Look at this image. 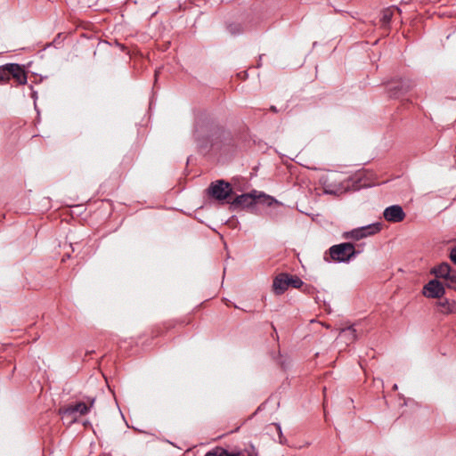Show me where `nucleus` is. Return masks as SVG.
Wrapping results in <instances>:
<instances>
[{"label": "nucleus", "instance_id": "obj_1", "mask_svg": "<svg viewBox=\"0 0 456 456\" xmlns=\"http://www.w3.org/2000/svg\"><path fill=\"white\" fill-rule=\"evenodd\" d=\"M256 203L272 206L273 203H277V201L273 197L267 196L265 194L256 195L255 193H245L237 196L231 202V208L233 210H236L239 208H250Z\"/></svg>", "mask_w": 456, "mask_h": 456}, {"label": "nucleus", "instance_id": "obj_2", "mask_svg": "<svg viewBox=\"0 0 456 456\" xmlns=\"http://www.w3.org/2000/svg\"><path fill=\"white\" fill-rule=\"evenodd\" d=\"M303 285L304 281L298 276L281 273L273 278L272 287L275 295H282L289 287L300 289Z\"/></svg>", "mask_w": 456, "mask_h": 456}, {"label": "nucleus", "instance_id": "obj_3", "mask_svg": "<svg viewBox=\"0 0 456 456\" xmlns=\"http://www.w3.org/2000/svg\"><path fill=\"white\" fill-rule=\"evenodd\" d=\"M329 254L332 261L337 263H348L358 252L354 245L350 242H343L333 245L329 248Z\"/></svg>", "mask_w": 456, "mask_h": 456}, {"label": "nucleus", "instance_id": "obj_4", "mask_svg": "<svg viewBox=\"0 0 456 456\" xmlns=\"http://www.w3.org/2000/svg\"><path fill=\"white\" fill-rule=\"evenodd\" d=\"M11 79H13L18 85L26 84L27 75L20 65L10 63L0 67V82L4 83Z\"/></svg>", "mask_w": 456, "mask_h": 456}, {"label": "nucleus", "instance_id": "obj_5", "mask_svg": "<svg viewBox=\"0 0 456 456\" xmlns=\"http://www.w3.org/2000/svg\"><path fill=\"white\" fill-rule=\"evenodd\" d=\"M207 191L209 197L218 201H224L232 195V188L229 183L217 180L210 183Z\"/></svg>", "mask_w": 456, "mask_h": 456}, {"label": "nucleus", "instance_id": "obj_6", "mask_svg": "<svg viewBox=\"0 0 456 456\" xmlns=\"http://www.w3.org/2000/svg\"><path fill=\"white\" fill-rule=\"evenodd\" d=\"M380 231L379 224H372L366 226L359 227L353 229L352 231L346 232L343 234V238L345 239H353L355 240H359L367 236L374 235Z\"/></svg>", "mask_w": 456, "mask_h": 456}, {"label": "nucleus", "instance_id": "obj_7", "mask_svg": "<svg viewBox=\"0 0 456 456\" xmlns=\"http://www.w3.org/2000/svg\"><path fill=\"white\" fill-rule=\"evenodd\" d=\"M423 293L431 298H439L444 294V288L441 282L432 280L424 286Z\"/></svg>", "mask_w": 456, "mask_h": 456}, {"label": "nucleus", "instance_id": "obj_8", "mask_svg": "<svg viewBox=\"0 0 456 456\" xmlns=\"http://www.w3.org/2000/svg\"><path fill=\"white\" fill-rule=\"evenodd\" d=\"M94 400H92L89 405H87L84 402L70 403L62 410V413L69 416L75 415L77 413H78L79 415H85L89 411L90 408L94 404Z\"/></svg>", "mask_w": 456, "mask_h": 456}, {"label": "nucleus", "instance_id": "obj_9", "mask_svg": "<svg viewBox=\"0 0 456 456\" xmlns=\"http://www.w3.org/2000/svg\"><path fill=\"white\" fill-rule=\"evenodd\" d=\"M383 215L384 218L387 221L393 223L402 222L405 217V214L402 207L398 205H394L387 208Z\"/></svg>", "mask_w": 456, "mask_h": 456}, {"label": "nucleus", "instance_id": "obj_10", "mask_svg": "<svg viewBox=\"0 0 456 456\" xmlns=\"http://www.w3.org/2000/svg\"><path fill=\"white\" fill-rule=\"evenodd\" d=\"M205 456H244L241 451L230 452L222 446H216L208 451Z\"/></svg>", "mask_w": 456, "mask_h": 456}, {"label": "nucleus", "instance_id": "obj_11", "mask_svg": "<svg viewBox=\"0 0 456 456\" xmlns=\"http://www.w3.org/2000/svg\"><path fill=\"white\" fill-rule=\"evenodd\" d=\"M438 312L443 314H450L456 313V301H449L443 299L437 302Z\"/></svg>", "mask_w": 456, "mask_h": 456}, {"label": "nucleus", "instance_id": "obj_12", "mask_svg": "<svg viewBox=\"0 0 456 456\" xmlns=\"http://www.w3.org/2000/svg\"><path fill=\"white\" fill-rule=\"evenodd\" d=\"M453 269L451 267V265L447 263H442L438 266L435 267L433 269V273L440 279H444L447 276H450L451 272H452Z\"/></svg>", "mask_w": 456, "mask_h": 456}, {"label": "nucleus", "instance_id": "obj_13", "mask_svg": "<svg viewBox=\"0 0 456 456\" xmlns=\"http://www.w3.org/2000/svg\"><path fill=\"white\" fill-rule=\"evenodd\" d=\"M395 12H401V10L398 7L390 6L382 11L380 21L382 22L383 26L389 25Z\"/></svg>", "mask_w": 456, "mask_h": 456}, {"label": "nucleus", "instance_id": "obj_14", "mask_svg": "<svg viewBox=\"0 0 456 456\" xmlns=\"http://www.w3.org/2000/svg\"><path fill=\"white\" fill-rule=\"evenodd\" d=\"M355 330L353 327H348L341 330L340 336L346 337L350 341H354L356 338Z\"/></svg>", "mask_w": 456, "mask_h": 456}, {"label": "nucleus", "instance_id": "obj_15", "mask_svg": "<svg viewBox=\"0 0 456 456\" xmlns=\"http://www.w3.org/2000/svg\"><path fill=\"white\" fill-rule=\"evenodd\" d=\"M445 281V285L452 289H456V271L453 270L451 272L450 276H447L444 279Z\"/></svg>", "mask_w": 456, "mask_h": 456}, {"label": "nucleus", "instance_id": "obj_16", "mask_svg": "<svg viewBox=\"0 0 456 456\" xmlns=\"http://www.w3.org/2000/svg\"><path fill=\"white\" fill-rule=\"evenodd\" d=\"M243 452V455L245 456V453L247 456H257V452L256 448L253 445H250V447L248 449L246 448L244 451H241Z\"/></svg>", "mask_w": 456, "mask_h": 456}, {"label": "nucleus", "instance_id": "obj_17", "mask_svg": "<svg viewBox=\"0 0 456 456\" xmlns=\"http://www.w3.org/2000/svg\"><path fill=\"white\" fill-rule=\"evenodd\" d=\"M450 258L454 264H456V247L452 249Z\"/></svg>", "mask_w": 456, "mask_h": 456}, {"label": "nucleus", "instance_id": "obj_18", "mask_svg": "<svg viewBox=\"0 0 456 456\" xmlns=\"http://www.w3.org/2000/svg\"><path fill=\"white\" fill-rule=\"evenodd\" d=\"M312 289H313V288H312V287H310V286H305V287L304 288L303 291H304V292H306V293H310Z\"/></svg>", "mask_w": 456, "mask_h": 456}, {"label": "nucleus", "instance_id": "obj_19", "mask_svg": "<svg viewBox=\"0 0 456 456\" xmlns=\"http://www.w3.org/2000/svg\"><path fill=\"white\" fill-rule=\"evenodd\" d=\"M270 110L273 111V112H277V109L275 106H271Z\"/></svg>", "mask_w": 456, "mask_h": 456}, {"label": "nucleus", "instance_id": "obj_20", "mask_svg": "<svg viewBox=\"0 0 456 456\" xmlns=\"http://www.w3.org/2000/svg\"><path fill=\"white\" fill-rule=\"evenodd\" d=\"M34 106H35V109L37 110V103H36V100L34 101Z\"/></svg>", "mask_w": 456, "mask_h": 456}]
</instances>
